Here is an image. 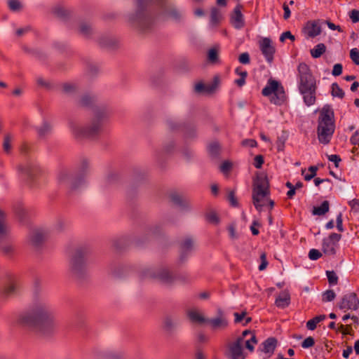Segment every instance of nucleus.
Here are the masks:
<instances>
[{
    "label": "nucleus",
    "instance_id": "obj_1",
    "mask_svg": "<svg viewBox=\"0 0 359 359\" xmlns=\"http://www.w3.org/2000/svg\"><path fill=\"white\" fill-rule=\"evenodd\" d=\"M18 323L42 336L53 334L57 327L55 313L43 300H39L18 318Z\"/></svg>",
    "mask_w": 359,
    "mask_h": 359
},
{
    "label": "nucleus",
    "instance_id": "obj_2",
    "mask_svg": "<svg viewBox=\"0 0 359 359\" xmlns=\"http://www.w3.org/2000/svg\"><path fill=\"white\" fill-rule=\"evenodd\" d=\"M297 71L299 79V90L303 95L304 102L307 106L313 105L316 102L317 89L316 79L309 67L305 63H300Z\"/></svg>",
    "mask_w": 359,
    "mask_h": 359
},
{
    "label": "nucleus",
    "instance_id": "obj_3",
    "mask_svg": "<svg viewBox=\"0 0 359 359\" xmlns=\"http://www.w3.org/2000/svg\"><path fill=\"white\" fill-rule=\"evenodd\" d=\"M334 113L328 107H323L318 118L317 133L318 140L323 144L330 142L334 132Z\"/></svg>",
    "mask_w": 359,
    "mask_h": 359
},
{
    "label": "nucleus",
    "instance_id": "obj_4",
    "mask_svg": "<svg viewBox=\"0 0 359 359\" xmlns=\"http://www.w3.org/2000/svg\"><path fill=\"white\" fill-rule=\"evenodd\" d=\"M270 194L267 177L264 174L258 175L252 184V203L258 211H261Z\"/></svg>",
    "mask_w": 359,
    "mask_h": 359
},
{
    "label": "nucleus",
    "instance_id": "obj_5",
    "mask_svg": "<svg viewBox=\"0 0 359 359\" xmlns=\"http://www.w3.org/2000/svg\"><path fill=\"white\" fill-rule=\"evenodd\" d=\"M262 94L270 97V102L276 105H281L287 100L284 87L276 80L270 79L266 86L262 89Z\"/></svg>",
    "mask_w": 359,
    "mask_h": 359
},
{
    "label": "nucleus",
    "instance_id": "obj_6",
    "mask_svg": "<svg viewBox=\"0 0 359 359\" xmlns=\"http://www.w3.org/2000/svg\"><path fill=\"white\" fill-rule=\"evenodd\" d=\"M72 130L77 137H86L93 139L98 136L102 131V118L96 116L91 122L90 126L83 128L80 126H74Z\"/></svg>",
    "mask_w": 359,
    "mask_h": 359
},
{
    "label": "nucleus",
    "instance_id": "obj_7",
    "mask_svg": "<svg viewBox=\"0 0 359 359\" xmlns=\"http://www.w3.org/2000/svg\"><path fill=\"white\" fill-rule=\"evenodd\" d=\"M57 182L60 186L74 190L81 183V177L74 176L73 172L67 168L59 170L57 177Z\"/></svg>",
    "mask_w": 359,
    "mask_h": 359
},
{
    "label": "nucleus",
    "instance_id": "obj_8",
    "mask_svg": "<svg viewBox=\"0 0 359 359\" xmlns=\"http://www.w3.org/2000/svg\"><path fill=\"white\" fill-rule=\"evenodd\" d=\"M88 254L86 248L77 249L73 255L71 261V269L72 273L78 278H80L86 267V259Z\"/></svg>",
    "mask_w": 359,
    "mask_h": 359
},
{
    "label": "nucleus",
    "instance_id": "obj_9",
    "mask_svg": "<svg viewBox=\"0 0 359 359\" xmlns=\"http://www.w3.org/2000/svg\"><path fill=\"white\" fill-rule=\"evenodd\" d=\"M149 2L150 0H137V11L134 18L131 19L133 23L142 29L147 28V24L150 23V19L143 13L144 8Z\"/></svg>",
    "mask_w": 359,
    "mask_h": 359
},
{
    "label": "nucleus",
    "instance_id": "obj_10",
    "mask_svg": "<svg viewBox=\"0 0 359 359\" xmlns=\"http://www.w3.org/2000/svg\"><path fill=\"white\" fill-rule=\"evenodd\" d=\"M244 339L243 337H238L236 341L229 345L228 356L231 359H245L243 352V346Z\"/></svg>",
    "mask_w": 359,
    "mask_h": 359
},
{
    "label": "nucleus",
    "instance_id": "obj_11",
    "mask_svg": "<svg viewBox=\"0 0 359 359\" xmlns=\"http://www.w3.org/2000/svg\"><path fill=\"white\" fill-rule=\"evenodd\" d=\"M359 306V299H358L355 293L352 292L344 295L339 304L340 309L346 310H356Z\"/></svg>",
    "mask_w": 359,
    "mask_h": 359
},
{
    "label": "nucleus",
    "instance_id": "obj_12",
    "mask_svg": "<svg viewBox=\"0 0 359 359\" xmlns=\"http://www.w3.org/2000/svg\"><path fill=\"white\" fill-rule=\"evenodd\" d=\"M20 170L22 174L29 180H34L43 174L42 170L38 165L30 163L20 166Z\"/></svg>",
    "mask_w": 359,
    "mask_h": 359
},
{
    "label": "nucleus",
    "instance_id": "obj_13",
    "mask_svg": "<svg viewBox=\"0 0 359 359\" xmlns=\"http://www.w3.org/2000/svg\"><path fill=\"white\" fill-rule=\"evenodd\" d=\"M302 32L307 38H314L321 33L318 20H309L304 25Z\"/></svg>",
    "mask_w": 359,
    "mask_h": 359
},
{
    "label": "nucleus",
    "instance_id": "obj_14",
    "mask_svg": "<svg viewBox=\"0 0 359 359\" xmlns=\"http://www.w3.org/2000/svg\"><path fill=\"white\" fill-rule=\"evenodd\" d=\"M259 47L266 60L269 62H271L275 53V47L272 45L271 39L269 38H264L259 42Z\"/></svg>",
    "mask_w": 359,
    "mask_h": 359
},
{
    "label": "nucleus",
    "instance_id": "obj_15",
    "mask_svg": "<svg viewBox=\"0 0 359 359\" xmlns=\"http://www.w3.org/2000/svg\"><path fill=\"white\" fill-rule=\"evenodd\" d=\"M20 285L18 280L14 276H8V282L4 286V293L7 296L15 294L19 292Z\"/></svg>",
    "mask_w": 359,
    "mask_h": 359
},
{
    "label": "nucleus",
    "instance_id": "obj_16",
    "mask_svg": "<svg viewBox=\"0 0 359 359\" xmlns=\"http://www.w3.org/2000/svg\"><path fill=\"white\" fill-rule=\"evenodd\" d=\"M207 323H209L212 330H224L228 327L229 323L224 317L222 311H219L217 317L212 319H208Z\"/></svg>",
    "mask_w": 359,
    "mask_h": 359
},
{
    "label": "nucleus",
    "instance_id": "obj_17",
    "mask_svg": "<svg viewBox=\"0 0 359 359\" xmlns=\"http://www.w3.org/2000/svg\"><path fill=\"white\" fill-rule=\"evenodd\" d=\"M187 314L188 318L192 323L202 325L208 322V319L197 309H190L187 311Z\"/></svg>",
    "mask_w": 359,
    "mask_h": 359
},
{
    "label": "nucleus",
    "instance_id": "obj_18",
    "mask_svg": "<svg viewBox=\"0 0 359 359\" xmlns=\"http://www.w3.org/2000/svg\"><path fill=\"white\" fill-rule=\"evenodd\" d=\"M231 22L236 29L242 28L244 26L245 22L240 6H236L234 8L231 17Z\"/></svg>",
    "mask_w": 359,
    "mask_h": 359
},
{
    "label": "nucleus",
    "instance_id": "obj_19",
    "mask_svg": "<svg viewBox=\"0 0 359 359\" xmlns=\"http://www.w3.org/2000/svg\"><path fill=\"white\" fill-rule=\"evenodd\" d=\"M290 303V295L286 290L283 291L276 299L275 304L280 308H285Z\"/></svg>",
    "mask_w": 359,
    "mask_h": 359
},
{
    "label": "nucleus",
    "instance_id": "obj_20",
    "mask_svg": "<svg viewBox=\"0 0 359 359\" xmlns=\"http://www.w3.org/2000/svg\"><path fill=\"white\" fill-rule=\"evenodd\" d=\"M277 344V340L274 337L268 338L263 344L262 351L265 353H273Z\"/></svg>",
    "mask_w": 359,
    "mask_h": 359
},
{
    "label": "nucleus",
    "instance_id": "obj_21",
    "mask_svg": "<svg viewBox=\"0 0 359 359\" xmlns=\"http://www.w3.org/2000/svg\"><path fill=\"white\" fill-rule=\"evenodd\" d=\"M336 245L334 243H332L324 238L323 241L322 250L325 255H334L336 253Z\"/></svg>",
    "mask_w": 359,
    "mask_h": 359
},
{
    "label": "nucleus",
    "instance_id": "obj_22",
    "mask_svg": "<svg viewBox=\"0 0 359 359\" xmlns=\"http://www.w3.org/2000/svg\"><path fill=\"white\" fill-rule=\"evenodd\" d=\"M222 20L220 11L217 8H212L210 11V24L212 27H217Z\"/></svg>",
    "mask_w": 359,
    "mask_h": 359
},
{
    "label": "nucleus",
    "instance_id": "obj_23",
    "mask_svg": "<svg viewBox=\"0 0 359 359\" xmlns=\"http://www.w3.org/2000/svg\"><path fill=\"white\" fill-rule=\"evenodd\" d=\"M157 278L161 283L165 284H170L175 280V277L168 270L165 269L162 270L157 275Z\"/></svg>",
    "mask_w": 359,
    "mask_h": 359
},
{
    "label": "nucleus",
    "instance_id": "obj_24",
    "mask_svg": "<svg viewBox=\"0 0 359 359\" xmlns=\"http://www.w3.org/2000/svg\"><path fill=\"white\" fill-rule=\"evenodd\" d=\"M326 51V46L324 43L317 44L311 50V55L313 58L320 57Z\"/></svg>",
    "mask_w": 359,
    "mask_h": 359
},
{
    "label": "nucleus",
    "instance_id": "obj_25",
    "mask_svg": "<svg viewBox=\"0 0 359 359\" xmlns=\"http://www.w3.org/2000/svg\"><path fill=\"white\" fill-rule=\"evenodd\" d=\"M329 211V202L323 201L320 206L314 207L313 214L316 215H323Z\"/></svg>",
    "mask_w": 359,
    "mask_h": 359
},
{
    "label": "nucleus",
    "instance_id": "obj_26",
    "mask_svg": "<svg viewBox=\"0 0 359 359\" xmlns=\"http://www.w3.org/2000/svg\"><path fill=\"white\" fill-rule=\"evenodd\" d=\"M325 319V315H320V316H317L313 318L312 319L309 320L306 323L307 329H309L310 330H314L317 327V324L318 323L323 321Z\"/></svg>",
    "mask_w": 359,
    "mask_h": 359
},
{
    "label": "nucleus",
    "instance_id": "obj_27",
    "mask_svg": "<svg viewBox=\"0 0 359 359\" xmlns=\"http://www.w3.org/2000/svg\"><path fill=\"white\" fill-rule=\"evenodd\" d=\"M43 241L44 236L39 231L34 232L30 237L31 243L36 247L39 246Z\"/></svg>",
    "mask_w": 359,
    "mask_h": 359
},
{
    "label": "nucleus",
    "instance_id": "obj_28",
    "mask_svg": "<svg viewBox=\"0 0 359 359\" xmlns=\"http://www.w3.org/2000/svg\"><path fill=\"white\" fill-rule=\"evenodd\" d=\"M0 251L3 255L11 257L15 253V247L11 243H6L0 247Z\"/></svg>",
    "mask_w": 359,
    "mask_h": 359
},
{
    "label": "nucleus",
    "instance_id": "obj_29",
    "mask_svg": "<svg viewBox=\"0 0 359 359\" xmlns=\"http://www.w3.org/2000/svg\"><path fill=\"white\" fill-rule=\"evenodd\" d=\"M193 247V241L191 238H186L180 245L181 248V257L182 259L184 258V255L186 252L190 251Z\"/></svg>",
    "mask_w": 359,
    "mask_h": 359
},
{
    "label": "nucleus",
    "instance_id": "obj_30",
    "mask_svg": "<svg viewBox=\"0 0 359 359\" xmlns=\"http://www.w3.org/2000/svg\"><path fill=\"white\" fill-rule=\"evenodd\" d=\"M181 15L180 12L175 8H170L168 11H166L164 13L165 19H173L178 20L180 19Z\"/></svg>",
    "mask_w": 359,
    "mask_h": 359
},
{
    "label": "nucleus",
    "instance_id": "obj_31",
    "mask_svg": "<svg viewBox=\"0 0 359 359\" xmlns=\"http://www.w3.org/2000/svg\"><path fill=\"white\" fill-rule=\"evenodd\" d=\"M332 95L342 99L344 97V92L337 83L332 85Z\"/></svg>",
    "mask_w": 359,
    "mask_h": 359
},
{
    "label": "nucleus",
    "instance_id": "obj_32",
    "mask_svg": "<svg viewBox=\"0 0 359 359\" xmlns=\"http://www.w3.org/2000/svg\"><path fill=\"white\" fill-rule=\"evenodd\" d=\"M12 140H13V137L11 134L5 135L3 147H4V151H6V153H9L11 150Z\"/></svg>",
    "mask_w": 359,
    "mask_h": 359
},
{
    "label": "nucleus",
    "instance_id": "obj_33",
    "mask_svg": "<svg viewBox=\"0 0 359 359\" xmlns=\"http://www.w3.org/2000/svg\"><path fill=\"white\" fill-rule=\"evenodd\" d=\"M208 60L212 63H216L218 61V50L215 48L209 50L208 55Z\"/></svg>",
    "mask_w": 359,
    "mask_h": 359
},
{
    "label": "nucleus",
    "instance_id": "obj_34",
    "mask_svg": "<svg viewBox=\"0 0 359 359\" xmlns=\"http://www.w3.org/2000/svg\"><path fill=\"white\" fill-rule=\"evenodd\" d=\"M328 282L330 285H336L338 282V277L334 271H327L326 272Z\"/></svg>",
    "mask_w": 359,
    "mask_h": 359
},
{
    "label": "nucleus",
    "instance_id": "obj_35",
    "mask_svg": "<svg viewBox=\"0 0 359 359\" xmlns=\"http://www.w3.org/2000/svg\"><path fill=\"white\" fill-rule=\"evenodd\" d=\"M8 7L12 11H18L21 9L22 5L18 0H9Z\"/></svg>",
    "mask_w": 359,
    "mask_h": 359
},
{
    "label": "nucleus",
    "instance_id": "obj_36",
    "mask_svg": "<svg viewBox=\"0 0 359 359\" xmlns=\"http://www.w3.org/2000/svg\"><path fill=\"white\" fill-rule=\"evenodd\" d=\"M336 297L334 292L332 290H328L323 294V302H331Z\"/></svg>",
    "mask_w": 359,
    "mask_h": 359
},
{
    "label": "nucleus",
    "instance_id": "obj_37",
    "mask_svg": "<svg viewBox=\"0 0 359 359\" xmlns=\"http://www.w3.org/2000/svg\"><path fill=\"white\" fill-rule=\"evenodd\" d=\"M50 128L51 127L48 123H44L43 126L38 129L39 135L40 137H44L48 133H49Z\"/></svg>",
    "mask_w": 359,
    "mask_h": 359
},
{
    "label": "nucleus",
    "instance_id": "obj_38",
    "mask_svg": "<svg viewBox=\"0 0 359 359\" xmlns=\"http://www.w3.org/2000/svg\"><path fill=\"white\" fill-rule=\"evenodd\" d=\"M54 13L59 18H64L68 15V11L63 7H56L53 11Z\"/></svg>",
    "mask_w": 359,
    "mask_h": 359
},
{
    "label": "nucleus",
    "instance_id": "obj_39",
    "mask_svg": "<svg viewBox=\"0 0 359 359\" xmlns=\"http://www.w3.org/2000/svg\"><path fill=\"white\" fill-rule=\"evenodd\" d=\"M322 257V253L316 249H311L309 252V257L311 260H317Z\"/></svg>",
    "mask_w": 359,
    "mask_h": 359
},
{
    "label": "nucleus",
    "instance_id": "obj_40",
    "mask_svg": "<svg viewBox=\"0 0 359 359\" xmlns=\"http://www.w3.org/2000/svg\"><path fill=\"white\" fill-rule=\"evenodd\" d=\"M227 198L232 206H233V207L238 206V203L237 198L235 196V191L233 190L229 191Z\"/></svg>",
    "mask_w": 359,
    "mask_h": 359
},
{
    "label": "nucleus",
    "instance_id": "obj_41",
    "mask_svg": "<svg viewBox=\"0 0 359 359\" xmlns=\"http://www.w3.org/2000/svg\"><path fill=\"white\" fill-rule=\"evenodd\" d=\"M350 57L355 65H359V51L357 48H353L351 50Z\"/></svg>",
    "mask_w": 359,
    "mask_h": 359
},
{
    "label": "nucleus",
    "instance_id": "obj_42",
    "mask_svg": "<svg viewBox=\"0 0 359 359\" xmlns=\"http://www.w3.org/2000/svg\"><path fill=\"white\" fill-rule=\"evenodd\" d=\"M174 327V323L171 318L166 317L163 321V327L167 331H171Z\"/></svg>",
    "mask_w": 359,
    "mask_h": 359
},
{
    "label": "nucleus",
    "instance_id": "obj_43",
    "mask_svg": "<svg viewBox=\"0 0 359 359\" xmlns=\"http://www.w3.org/2000/svg\"><path fill=\"white\" fill-rule=\"evenodd\" d=\"M206 219L209 222L212 224H217L219 222V217L216 212H210L206 215Z\"/></svg>",
    "mask_w": 359,
    "mask_h": 359
},
{
    "label": "nucleus",
    "instance_id": "obj_44",
    "mask_svg": "<svg viewBox=\"0 0 359 359\" xmlns=\"http://www.w3.org/2000/svg\"><path fill=\"white\" fill-rule=\"evenodd\" d=\"M315 344V340L312 337L306 338L302 343V346L304 348H308L313 346Z\"/></svg>",
    "mask_w": 359,
    "mask_h": 359
},
{
    "label": "nucleus",
    "instance_id": "obj_45",
    "mask_svg": "<svg viewBox=\"0 0 359 359\" xmlns=\"http://www.w3.org/2000/svg\"><path fill=\"white\" fill-rule=\"evenodd\" d=\"M92 30H91V27L90 25L86 24V23H83L80 25V32L87 36H88L90 33H91Z\"/></svg>",
    "mask_w": 359,
    "mask_h": 359
},
{
    "label": "nucleus",
    "instance_id": "obj_46",
    "mask_svg": "<svg viewBox=\"0 0 359 359\" xmlns=\"http://www.w3.org/2000/svg\"><path fill=\"white\" fill-rule=\"evenodd\" d=\"M261 264L259 266V269L260 271L264 270L268 266V262L266 259V252H262L260 255Z\"/></svg>",
    "mask_w": 359,
    "mask_h": 359
},
{
    "label": "nucleus",
    "instance_id": "obj_47",
    "mask_svg": "<svg viewBox=\"0 0 359 359\" xmlns=\"http://www.w3.org/2000/svg\"><path fill=\"white\" fill-rule=\"evenodd\" d=\"M341 238V235L336 233H332L330 234L328 238L326 239L329 241L334 243L336 245H337L338 242L340 241Z\"/></svg>",
    "mask_w": 359,
    "mask_h": 359
},
{
    "label": "nucleus",
    "instance_id": "obj_48",
    "mask_svg": "<svg viewBox=\"0 0 359 359\" xmlns=\"http://www.w3.org/2000/svg\"><path fill=\"white\" fill-rule=\"evenodd\" d=\"M339 330L344 335H346V334L352 335L353 330L350 325L345 326V325L341 324L339 327Z\"/></svg>",
    "mask_w": 359,
    "mask_h": 359
},
{
    "label": "nucleus",
    "instance_id": "obj_49",
    "mask_svg": "<svg viewBox=\"0 0 359 359\" xmlns=\"http://www.w3.org/2000/svg\"><path fill=\"white\" fill-rule=\"evenodd\" d=\"M219 145L217 142L212 143L209 146V151L212 155H217L219 151Z\"/></svg>",
    "mask_w": 359,
    "mask_h": 359
},
{
    "label": "nucleus",
    "instance_id": "obj_50",
    "mask_svg": "<svg viewBox=\"0 0 359 359\" xmlns=\"http://www.w3.org/2000/svg\"><path fill=\"white\" fill-rule=\"evenodd\" d=\"M349 17L353 23L359 22V11L353 9L349 13Z\"/></svg>",
    "mask_w": 359,
    "mask_h": 359
},
{
    "label": "nucleus",
    "instance_id": "obj_51",
    "mask_svg": "<svg viewBox=\"0 0 359 359\" xmlns=\"http://www.w3.org/2000/svg\"><path fill=\"white\" fill-rule=\"evenodd\" d=\"M285 39H289L292 41L295 39L294 36L292 35L290 31L283 32L280 37V41L284 42Z\"/></svg>",
    "mask_w": 359,
    "mask_h": 359
},
{
    "label": "nucleus",
    "instance_id": "obj_52",
    "mask_svg": "<svg viewBox=\"0 0 359 359\" xmlns=\"http://www.w3.org/2000/svg\"><path fill=\"white\" fill-rule=\"evenodd\" d=\"M238 60L242 64L250 63V55L248 53H243L239 55Z\"/></svg>",
    "mask_w": 359,
    "mask_h": 359
},
{
    "label": "nucleus",
    "instance_id": "obj_53",
    "mask_svg": "<svg viewBox=\"0 0 359 359\" xmlns=\"http://www.w3.org/2000/svg\"><path fill=\"white\" fill-rule=\"evenodd\" d=\"M342 65L341 64H336L333 67L332 69V75L334 76H337L341 74L342 73Z\"/></svg>",
    "mask_w": 359,
    "mask_h": 359
},
{
    "label": "nucleus",
    "instance_id": "obj_54",
    "mask_svg": "<svg viewBox=\"0 0 359 359\" xmlns=\"http://www.w3.org/2000/svg\"><path fill=\"white\" fill-rule=\"evenodd\" d=\"M264 163V157L262 155H257L255 157L254 165L257 168H260Z\"/></svg>",
    "mask_w": 359,
    "mask_h": 359
},
{
    "label": "nucleus",
    "instance_id": "obj_55",
    "mask_svg": "<svg viewBox=\"0 0 359 359\" xmlns=\"http://www.w3.org/2000/svg\"><path fill=\"white\" fill-rule=\"evenodd\" d=\"M242 145L244 147H255L257 142L252 139L244 140L242 141Z\"/></svg>",
    "mask_w": 359,
    "mask_h": 359
},
{
    "label": "nucleus",
    "instance_id": "obj_56",
    "mask_svg": "<svg viewBox=\"0 0 359 359\" xmlns=\"http://www.w3.org/2000/svg\"><path fill=\"white\" fill-rule=\"evenodd\" d=\"M247 313L246 311H243L242 313H234V316H235V323H241L242 320L244 319V318L245 317Z\"/></svg>",
    "mask_w": 359,
    "mask_h": 359
},
{
    "label": "nucleus",
    "instance_id": "obj_57",
    "mask_svg": "<svg viewBox=\"0 0 359 359\" xmlns=\"http://www.w3.org/2000/svg\"><path fill=\"white\" fill-rule=\"evenodd\" d=\"M342 223H343L342 215H341V213H339L337 217V228L340 232L344 231Z\"/></svg>",
    "mask_w": 359,
    "mask_h": 359
},
{
    "label": "nucleus",
    "instance_id": "obj_58",
    "mask_svg": "<svg viewBox=\"0 0 359 359\" xmlns=\"http://www.w3.org/2000/svg\"><path fill=\"white\" fill-rule=\"evenodd\" d=\"M231 168V163L228 162V161H225L221 165H220V170L225 173V172H227L230 170V169Z\"/></svg>",
    "mask_w": 359,
    "mask_h": 359
},
{
    "label": "nucleus",
    "instance_id": "obj_59",
    "mask_svg": "<svg viewBox=\"0 0 359 359\" xmlns=\"http://www.w3.org/2000/svg\"><path fill=\"white\" fill-rule=\"evenodd\" d=\"M228 231H229V235H230V237L232 238V239H236L238 238V236L236 233V229H235V225L234 224H230L229 226H228Z\"/></svg>",
    "mask_w": 359,
    "mask_h": 359
},
{
    "label": "nucleus",
    "instance_id": "obj_60",
    "mask_svg": "<svg viewBox=\"0 0 359 359\" xmlns=\"http://www.w3.org/2000/svg\"><path fill=\"white\" fill-rule=\"evenodd\" d=\"M170 198H171V201L175 204L181 205L182 203V199L181 196L176 194H171Z\"/></svg>",
    "mask_w": 359,
    "mask_h": 359
},
{
    "label": "nucleus",
    "instance_id": "obj_61",
    "mask_svg": "<svg viewBox=\"0 0 359 359\" xmlns=\"http://www.w3.org/2000/svg\"><path fill=\"white\" fill-rule=\"evenodd\" d=\"M328 159L329 161L334 162V165L337 168L339 166V163L341 161L340 157L336 154L330 155L328 156Z\"/></svg>",
    "mask_w": 359,
    "mask_h": 359
},
{
    "label": "nucleus",
    "instance_id": "obj_62",
    "mask_svg": "<svg viewBox=\"0 0 359 359\" xmlns=\"http://www.w3.org/2000/svg\"><path fill=\"white\" fill-rule=\"evenodd\" d=\"M351 142L352 144L359 146V130H357L351 137Z\"/></svg>",
    "mask_w": 359,
    "mask_h": 359
},
{
    "label": "nucleus",
    "instance_id": "obj_63",
    "mask_svg": "<svg viewBox=\"0 0 359 359\" xmlns=\"http://www.w3.org/2000/svg\"><path fill=\"white\" fill-rule=\"evenodd\" d=\"M259 226H260V224L258 222H257V221L253 222L252 226H250V229H251L252 233L254 236H257L259 234V231L257 227Z\"/></svg>",
    "mask_w": 359,
    "mask_h": 359
},
{
    "label": "nucleus",
    "instance_id": "obj_64",
    "mask_svg": "<svg viewBox=\"0 0 359 359\" xmlns=\"http://www.w3.org/2000/svg\"><path fill=\"white\" fill-rule=\"evenodd\" d=\"M92 102V98L88 95H85L81 98V104L83 106H88Z\"/></svg>",
    "mask_w": 359,
    "mask_h": 359
}]
</instances>
